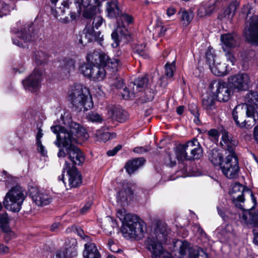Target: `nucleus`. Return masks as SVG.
Instances as JSON below:
<instances>
[{
    "instance_id": "obj_13",
    "label": "nucleus",
    "mask_w": 258,
    "mask_h": 258,
    "mask_svg": "<svg viewBox=\"0 0 258 258\" xmlns=\"http://www.w3.org/2000/svg\"><path fill=\"white\" fill-rule=\"evenodd\" d=\"M231 87L237 91L246 90L250 84L249 76L246 74H239L231 77L229 79Z\"/></svg>"
},
{
    "instance_id": "obj_61",
    "label": "nucleus",
    "mask_w": 258,
    "mask_h": 258,
    "mask_svg": "<svg viewBox=\"0 0 258 258\" xmlns=\"http://www.w3.org/2000/svg\"><path fill=\"white\" fill-rule=\"evenodd\" d=\"M9 250V248L8 246L3 244H0V254H4L8 253Z\"/></svg>"
},
{
    "instance_id": "obj_53",
    "label": "nucleus",
    "mask_w": 258,
    "mask_h": 258,
    "mask_svg": "<svg viewBox=\"0 0 258 258\" xmlns=\"http://www.w3.org/2000/svg\"><path fill=\"white\" fill-rule=\"evenodd\" d=\"M108 246L110 250L113 252H118L121 250L112 240L109 239L108 242Z\"/></svg>"
},
{
    "instance_id": "obj_49",
    "label": "nucleus",
    "mask_w": 258,
    "mask_h": 258,
    "mask_svg": "<svg viewBox=\"0 0 258 258\" xmlns=\"http://www.w3.org/2000/svg\"><path fill=\"white\" fill-rule=\"evenodd\" d=\"M118 17L119 19L118 20V22H119V20L121 21V23L120 24H125V23H126L127 24H130L133 22V17L126 13H120Z\"/></svg>"
},
{
    "instance_id": "obj_28",
    "label": "nucleus",
    "mask_w": 258,
    "mask_h": 258,
    "mask_svg": "<svg viewBox=\"0 0 258 258\" xmlns=\"http://www.w3.org/2000/svg\"><path fill=\"white\" fill-rule=\"evenodd\" d=\"M106 11L107 16L110 18L119 16L121 12L117 0H108L106 4Z\"/></svg>"
},
{
    "instance_id": "obj_12",
    "label": "nucleus",
    "mask_w": 258,
    "mask_h": 258,
    "mask_svg": "<svg viewBox=\"0 0 258 258\" xmlns=\"http://www.w3.org/2000/svg\"><path fill=\"white\" fill-rule=\"evenodd\" d=\"M63 169L67 170L69 176V185L70 187H77L82 184V175L76 167L71 166V164L68 161H66Z\"/></svg>"
},
{
    "instance_id": "obj_23",
    "label": "nucleus",
    "mask_w": 258,
    "mask_h": 258,
    "mask_svg": "<svg viewBox=\"0 0 258 258\" xmlns=\"http://www.w3.org/2000/svg\"><path fill=\"white\" fill-rule=\"evenodd\" d=\"M76 3L78 4L79 6V10L80 11L83 10V16L86 18H90L94 15V12L92 9H90L91 0H76ZM95 4L97 6H99V0H94Z\"/></svg>"
},
{
    "instance_id": "obj_37",
    "label": "nucleus",
    "mask_w": 258,
    "mask_h": 258,
    "mask_svg": "<svg viewBox=\"0 0 258 258\" xmlns=\"http://www.w3.org/2000/svg\"><path fill=\"white\" fill-rule=\"evenodd\" d=\"M203 107L209 114H213L215 113L216 107L215 101L212 97H207L203 99Z\"/></svg>"
},
{
    "instance_id": "obj_38",
    "label": "nucleus",
    "mask_w": 258,
    "mask_h": 258,
    "mask_svg": "<svg viewBox=\"0 0 258 258\" xmlns=\"http://www.w3.org/2000/svg\"><path fill=\"white\" fill-rule=\"evenodd\" d=\"M128 117L126 111L121 109H115L112 114V118L120 122H124Z\"/></svg>"
},
{
    "instance_id": "obj_58",
    "label": "nucleus",
    "mask_w": 258,
    "mask_h": 258,
    "mask_svg": "<svg viewBox=\"0 0 258 258\" xmlns=\"http://www.w3.org/2000/svg\"><path fill=\"white\" fill-rule=\"evenodd\" d=\"M176 12V9L173 6L169 7L167 9L166 14L168 17H171Z\"/></svg>"
},
{
    "instance_id": "obj_9",
    "label": "nucleus",
    "mask_w": 258,
    "mask_h": 258,
    "mask_svg": "<svg viewBox=\"0 0 258 258\" xmlns=\"http://www.w3.org/2000/svg\"><path fill=\"white\" fill-rule=\"evenodd\" d=\"M108 66L101 65L91 66L89 64H83L80 68L81 73L85 77L94 81H102L105 77L106 72L105 68Z\"/></svg>"
},
{
    "instance_id": "obj_27",
    "label": "nucleus",
    "mask_w": 258,
    "mask_h": 258,
    "mask_svg": "<svg viewBox=\"0 0 258 258\" xmlns=\"http://www.w3.org/2000/svg\"><path fill=\"white\" fill-rule=\"evenodd\" d=\"M17 37L19 38V40L13 39V42L14 44L22 47L26 46L27 42H30L33 40V36L31 34L26 33V30L23 31H18L16 33Z\"/></svg>"
},
{
    "instance_id": "obj_64",
    "label": "nucleus",
    "mask_w": 258,
    "mask_h": 258,
    "mask_svg": "<svg viewBox=\"0 0 258 258\" xmlns=\"http://www.w3.org/2000/svg\"><path fill=\"white\" fill-rule=\"evenodd\" d=\"M60 224L58 222H55L53 223L51 227H50V230L52 231H55L57 229L59 228V227L60 226Z\"/></svg>"
},
{
    "instance_id": "obj_30",
    "label": "nucleus",
    "mask_w": 258,
    "mask_h": 258,
    "mask_svg": "<svg viewBox=\"0 0 258 258\" xmlns=\"http://www.w3.org/2000/svg\"><path fill=\"white\" fill-rule=\"evenodd\" d=\"M221 41L222 46L227 49H230L236 47L238 43L237 42V37L231 34H225L221 36Z\"/></svg>"
},
{
    "instance_id": "obj_6",
    "label": "nucleus",
    "mask_w": 258,
    "mask_h": 258,
    "mask_svg": "<svg viewBox=\"0 0 258 258\" xmlns=\"http://www.w3.org/2000/svg\"><path fill=\"white\" fill-rule=\"evenodd\" d=\"M87 63L91 66L101 65L108 66L109 69L113 72L117 71L120 65V61L117 58L111 59L104 52H99L97 51H90L87 56Z\"/></svg>"
},
{
    "instance_id": "obj_31",
    "label": "nucleus",
    "mask_w": 258,
    "mask_h": 258,
    "mask_svg": "<svg viewBox=\"0 0 258 258\" xmlns=\"http://www.w3.org/2000/svg\"><path fill=\"white\" fill-rule=\"evenodd\" d=\"M136 83H131L128 88H125L122 92H121L123 98L124 99H131L135 97V95L142 91L140 88L137 89Z\"/></svg>"
},
{
    "instance_id": "obj_2",
    "label": "nucleus",
    "mask_w": 258,
    "mask_h": 258,
    "mask_svg": "<svg viewBox=\"0 0 258 258\" xmlns=\"http://www.w3.org/2000/svg\"><path fill=\"white\" fill-rule=\"evenodd\" d=\"M117 215L120 220L123 221L122 233L124 237L137 240L144 237L146 226L142 220L136 215L125 214L124 209L118 210Z\"/></svg>"
},
{
    "instance_id": "obj_34",
    "label": "nucleus",
    "mask_w": 258,
    "mask_h": 258,
    "mask_svg": "<svg viewBox=\"0 0 258 258\" xmlns=\"http://www.w3.org/2000/svg\"><path fill=\"white\" fill-rule=\"evenodd\" d=\"M209 159L211 163L215 166H221L222 164L223 156L222 154L216 149H213L209 152Z\"/></svg>"
},
{
    "instance_id": "obj_22",
    "label": "nucleus",
    "mask_w": 258,
    "mask_h": 258,
    "mask_svg": "<svg viewBox=\"0 0 258 258\" xmlns=\"http://www.w3.org/2000/svg\"><path fill=\"white\" fill-rule=\"evenodd\" d=\"M221 142H220L221 145L226 148L229 152V154L235 153L233 150L234 148L237 145V141L233 139L231 135L227 132L224 131L222 133Z\"/></svg>"
},
{
    "instance_id": "obj_40",
    "label": "nucleus",
    "mask_w": 258,
    "mask_h": 258,
    "mask_svg": "<svg viewBox=\"0 0 258 258\" xmlns=\"http://www.w3.org/2000/svg\"><path fill=\"white\" fill-rule=\"evenodd\" d=\"M225 68V66L224 64L219 63H217L216 64L215 63L212 66H211L210 69L212 73L215 76H222L226 74Z\"/></svg>"
},
{
    "instance_id": "obj_7",
    "label": "nucleus",
    "mask_w": 258,
    "mask_h": 258,
    "mask_svg": "<svg viewBox=\"0 0 258 258\" xmlns=\"http://www.w3.org/2000/svg\"><path fill=\"white\" fill-rule=\"evenodd\" d=\"M220 169L223 174L228 178H236L238 176L239 167L235 153L227 155L221 165Z\"/></svg>"
},
{
    "instance_id": "obj_57",
    "label": "nucleus",
    "mask_w": 258,
    "mask_h": 258,
    "mask_svg": "<svg viewBox=\"0 0 258 258\" xmlns=\"http://www.w3.org/2000/svg\"><path fill=\"white\" fill-rule=\"evenodd\" d=\"M78 234L84 240L88 241L90 240V237L84 234V231L81 229H77Z\"/></svg>"
},
{
    "instance_id": "obj_26",
    "label": "nucleus",
    "mask_w": 258,
    "mask_h": 258,
    "mask_svg": "<svg viewBox=\"0 0 258 258\" xmlns=\"http://www.w3.org/2000/svg\"><path fill=\"white\" fill-rule=\"evenodd\" d=\"M83 256L84 258H101V254L94 243H87L84 245Z\"/></svg>"
},
{
    "instance_id": "obj_36",
    "label": "nucleus",
    "mask_w": 258,
    "mask_h": 258,
    "mask_svg": "<svg viewBox=\"0 0 258 258\" xmlns=\"http://www.w3.org/2000/svg\"><path fill=\"white\" fill-rule=\"evenodd\" d=\"M59 65L61 68L70 73L75 68V60L69 57H63L59 60Z\"/></svg>"
},
{
    "instance_id": "obj_17",
    "label": "nucleus",
    "mask_w": 258,
    "mask_h": 258,
    "mask_svg": "<svg viewBox=\"0 0 258 258\" xmlns=\"http://www.w3.org/2000/svg\"><path fill=\"white\" fill-rule=\"evenodd\" d=\"M187 148L189 152V160L199 159L203 155L202 148L196 139L187 142Z\"/></svg>"
},
{
    "instance_id": "obj_1",
    "label": "nucleus",
    "mask_w": 258,
    "mask_h": 258,
    "mask_svg": "<svg viewBox=\"0 0 258 258\" xmlns=\"http://www.w3.org/2000/svg\"><path fill=\"white\" fill-rule=\"evenodd\" d=\"M60 121L66 127L60 124L51 127V131L56 135V140L54 144L57 147H60L62 144V146L66 149L73 143H77L78 139H88V135L86 130L79 124L73 121L69 113H64L61 116Z\"/></svg>"
},
{
    "instance_id": "obj_25",
    "label": "nucleus",
    "mask_w": 258,
    "mask_h": 258,
    "mask_svg": "<svg viewBox=\"0 0 258 258\" xmlns=\"http://www.w3.org/2000/svg\"><path fill=\"white\" fill-rule=\"evenodd\" d=\"M244 34L247 41L258 45V22L250 24Z\"/></svg>"
},
{
    "instance_id": "obj_39",
    "label": "nucleus",
    "mask_w": 258,
    "mask_h": 258,
    "mask_svg": "<svg viewBox=\"0 0 258 258\" xmlns=\"http://www.w3.org/2000/svg\"><path fill=\"white\" fill-rule=\"evenodd\" d=\"M116 135L114 133L101 132L98 131L96 135V140L100 142H106L108 140L114 139Z\"/></svg>"
},
{
    "instance_id": "obj_18",
    "label": "nucleus",
    "mask_w": 258,
    "mask_h": 258,
    "mask_svg": "<svg viewBox=\"0 0 258 258\" xmlns=\"http://www.w3.org/2000/svg\"><path fill=\"white\" fill-rule=\"evenodd\" d=\"M128 31L125 25L120 24L119 21L117 22V28L111 34V38L113 40L111 44L112 46L114 48L117 47L119 44V38L126 37Z\"/></svg>"
},
{
    "instance_id": "obj_10",
    "label": "nucleus",
    "mask_w": 258,
    "mask_h": 258,
    "mask_svg": "<svg viewBox=\"0 0 258 258\" xmlns=\"http://www.w3.org/2000/svg\"><path fill=\"white\" fill-rule=\"evenodd\" d=\"M42 80V70L35 69L33 73L23 81L25 89L31 92H36L40 87Z\"/></svg>"
},
{
    "instance_id": "obj_41",
    "label": "nucleus",
    "mask_w": 258,
    "mask_h": 258,
    "mask_svg": "<svg viewBox=\"0 0 258 258\" xmlns=\"http://www.w3.org/2000/svg\"><path fill=\"white\" fill-rule=\"evenodd\" d=\"M149 82V79L147 76L139 77L135 81L136 85L135 87L137 89L140 88L142 91L148 87Z\"/></svg>"
},
{
    "instance_id": "obj_35",
    "label": "nucleus",
    "mask_w": 258,
    "mask_h": 258,
    "mask_svg": "<svg viewBox=\"0 0 258 258\" xmlns=\"http://www.w3.org/2000/svg\"><path fill=\"white\" fill-rule=\"evenodd\" d=\"M187 148V142L184 144L179 145L176 148V156L178 160L184 161L189 160V154L188 153Z\"/></svg>"
},
{
    "instance_id": "obj_46",
    "label": "nucleus",
    "mask_w": 258,
    "mask_h": 258,
    "mask_svg": "<svg viewBox=\"0 0 258 258\" xmlns=\"http://www.w3.org/2000/svg\"><path fill=\"white\" fill-rule=\"evenodd\" d=\"M132 195V191L130 189H122L117 194L118 202H124L127 200L128 197Z\"/></svg>"
},
{
    "instance_id": "obj_20",
    "label": "nucleus",
    "mask_w": 258,
    "mask_h": 258,
    "mask_svg": "<svg viewBox=\"0 0 258 258\" xmlns=\"http://www.w3.org/2000/svg\"><path fill=\"white\" fill-rule=\"evenodd\" d=\"M250 96L254 98H250V95H248V98L250 101L248 100L247 103L244 104L245 106V115L247 118H251L254 117H258L255 115L256 108H258V95L253 96L252 94Z\"/></svg>"
},
{
    "instance_id": "obj_43",
    "label": "nucleus",
    "mask_w": 258,
    "mask_h": 258,
    "mask_svg": "<svg viewBox=\"0 0 258 258\" xmlns=\"http://www.w3.org/2000/svg\"><path fill=\"white\" fill-rule=\"evenodd\" d=\"M179 14L183 24L187 25L191 22L193 17L192 13L188 12L184 9H181Z\"/></svg>"
},
{
    "instance_id": "obj_48",
    "label": "nucleus",
    "mask_w": 258,
    "mask_h": 258,
    "mask_svg": "<svg viewBox=\"0 0 258 258\" xmlns=\"http://www.w3.org/2000/svg\"><path fill=\"white\" fill-rule=\"evenodd\" d=\"M206 58L209 68L215 63V55L212 49H209L206 52Z\"/></svg>"
},
{
    "instance_id": "obj_60",
    "label": "nucleus",
    "mask_w": 258,
    "mask_h": 258,
    "mask_svg": "<svg viewBox=\"0 0 258 258\" xmlns=\"http://www.w3.org/2000/svg\"><path fill=\"white\" fill-rule=\"evenodd\" d=\"M92 204V202L91 201L88 202L87 204H86L82 208L81 210V212L83 214L86 213L88 211V210L90 208L91 205Z\"/></svg>"
},
{
    "instance_id": "obj_44",
    "label": "nucleus",
    "mask_w": 258,
    "mask_h": 258,
    "mask_svg": "<svg viewBox=\"0 0 258 258\" xmlns=\"http://www.w3.org/2000/svg\"><path fill=\"white\" fill-rule=\"evenodd\" d=\"M238 7L239 3L237 2H232L229 5V8L225 11V17H227L229 19H231Z\"/></svg>"
},
{
    "instance_id": "obj_62",
    "label": "nucleus",
    "mask_w": 258,
    "mask_h": 258,
    "mask_svg": "<svg viewBox=\"0 0 258 258\" xmlns=\"http://www.w3.org/2000/svg\"><path fill=\"white\" fill-rule=\"evenodd\" d=\"M253 136L254 140L258 144V124L254 127Z\"/></svg>"
},
{
    "instance_id": "obj_21",
    "label": "nucleus",
    "mask_w": 258,
    "mask_h": 258,
    "mask_svg": "<svg viewBox=\"0 0 258 258\" xmlns=\"http://www.w3.org/2000/svg\"><path fill=\"white\" fill-rule=\"evenodd\" d=\"M217 97L220 101H227L230 97L231 91L225 82H219L216 84Z\"/></svg>"
},
{
    "instance_id": "obj_55",
    "label": "nucleus",
    "mask_w": 258,
    "mask_h": 258,
    "mask_svg": "<svg viewBox=\"0 0 258 258\" xmlns=\"http://www.w3.org/2000/svg\"><path fill=\"white\" fill-rule=\"evenodd\" d=\"M149 150H150V148L148 147H135L133 151L136 153L143 154V153H145Z\"/></svg>"
},
{
    "instance_id": "obj_63",
    "label": "nucleus",
    "mask_w": 258,
    "mask_h": 258,
    "mask_svg": "<svg viewBox=\"0 0 258 258\" xmlns=\"http://www.w3.org/2000/svg\"><path fill=\"white\" fill-rule=\"evenodd\" d=\"M190 258H207L206 254L203 253V255L200 253L199 251L197 250V253L195 255L192 254Z\"/></svg>"
},
{
    "instance_id": "obj_29",
    "label": "nucleus",
    "mask_w": 258,
    "mask_h": 258,
    "mask_svg": "<svg viewBox=\"0 0 258 258\" xmlns=\"http://www.w3.org/2000/svg\"><path fill=\"white\" fill-rule=\"evenodd\" d=\"M197 250L189 246V244L185 241H180L179 253L181 258H190L192 254H196Z\"/></svg>"
},
{
    "instance_id": "obj_45",
    "label": "nucleus",
    "mask_w": 258,
    "mask_h": 258,
    "mask_svg": "<svg viewBox=\"0 0 258 258\" xmlns=\"http://www.w3.org/2000/svg\"><path fill=\"white\" fill-rule=\"evenodd\" d=\"M246 119L244 118L242 122H241L239 125V127L241 128H251L252 126L255 124L258 120V117H254L251 118H247Z\"/></svg>"
},
{
    "instance_id": "obj_4",
    "label": "nucleus",
    "mask_w": 258,
    "mask_h": 258,
    "mask_svg": "<svg viewBox=\"0 0 258 258\" xmlns=\"http://www.w3.org/2000/svg\"><path fill=\"white\" fill-rule=\"evenodd\" d=\"M73 105L79 111L91 109L93 102L89 89L81 84H75L70 94Z\"/></svg>"
},
{
    "instance_id": "obj_59",
    "label": "nucleus",
    "mask_w": 258,
    "mask_h": 258,
    "mask_svg": "<svg viewBox=\"0 0 258 258\" xmlns=\"http://www.w3.org/2000/svg\"><path fill=\"white\" fill-rule=\"evenodd\" d=\"M38 150L41 153V154L44 156L46 154V151L44 149V147L42 145L41 142L37 143Z\"/></svg>"
},
{
    "instance_id": "obj_47",
    "label": "nucleus",
    "mask_w": 258,
    "mask_h": 258,
    "mask_svg": "<svg viewBox=\"0 0 258 258\" xmlns=\"http://www.w3.org/2000/svg\"><path fill=\"white\" fill-rule=\"evenodd\" d=\"M176 70L175 61L171 63L167 62L165 66V74L168 78H171L173 76L174 72Z\"/></svg>"
},
{
    "instance_id": "obj_33",
    "label": "nucleus",
    "mask_w": 258,
    "mask_h": 258,
    "mask_svg": "<svg viewBox=\"0 0 258 258\" xmlns=\"http://www.w3.org/2000/svg\"><path fill=\"white\" fill-rule=\"evenodd\" d=\"M10 218L5 211L0 213V228L4 233L11 234L12 232L10 227Z\"/></svg>"
},
{
    "instance_id": "obj_11",
    "label": "nucleus",
    "mask_w": 258,
    "mask_h": 258,
    "mask_svg": "<svg viewBox=\"0 0 258 258\" xmlns=\"http://www.w3.org/2000/svg\"><path fill=\"white\" fill-rule=\"evenodd\" d=\"M84 37L80 36L79 42L82 45L87 43L96 41L100 43L103 40V36L100 31H97L91 25L88 24L84 30Z\"/></svg>"
},
{
    "instance_id": "obj_16",
    "label": "nucleus",
    "mask_w": 258,
    "mask_h": 258,
    "mask_svg": "<svg viewBox=\"0 0 258 258\" xmlns=\"http://www.w3.org/2000/svg\"><path fill=\"white\" fill-rule=\"evenodd\" d=\"M244 186L238 182L232 185L230 193L232 195V201L235 206L240 209H243L244 202L243 197Z\"/></svg>"
},
{
    "instance_id": "obj_54",
    "label": "nucleus",
    "mask_w": 258,
    "mask_h": 258,
    "mask_svg": "<svg viewBox=\"0 0 258 258\" xmlns=\"http://www.w3.org/2000/svg\"><path fill=\"white\" fill-rule=\"evenodd\" d=\"M107 220L108 221V226H110V227H104V230L105 231V232H106V233L108 234V235H111L112 234V232H113V228L112 227V224H113V222L111 218H110V217H108L107 218Z\"/></svg>"
},
{
    "instance_id": "obj_14",
    "label": "nucleus",
    "mask_w": 258,
    "mask_h": 258,
    "mask_svg": "<svg viewBox=\"0 0 258 258\" xmlns=\"http://www.w3.org/2000/svg\"><path fill=\"white\" fill-rule=\"evenodd\" d=\"M30 195L33 202L38 206L47 205L52 201L51 196L47 192L35 187L30 189Z\"/></svg>"
},
{
    "instance_id": "obj_5",
    "label": "nucleus",
    "mask_w": 258,
    "mask_h": 258,
    "mask_svg": "<svg viewBox=\"0 0 258 258\" xmlns=\"http://www.w3.org/2000/svg\"><path fill=\"white\" fill-rule=\"evenodd\" d=\"M27 197L26 191L20 186L16 185L12 187L6 194L4 201V207L13 212H18Z\"/></svg>"
},
{
    "instance_id": "obj_51",
    "label": "nucleus",
    "mask_w": 258,
    "mask_h": 258,
    "mask_svg": "<svg viewBox=\"0 0 258 258\" xmlns=\"http://www.w3.org/2000/svg\"><path fill=\"white\" fill-rule=\"evenodd\" d=\"M87 118L92 122H101L102 120L99 114L93 112L88 113Z\"/></svg>"
},
{
    "instance_id": "obj_8",
    "label": "nucleus",
    "mask_w": 258,
    "mask_h": 258,
    "mask_svg": "<svg viewBox=\"0 0 258 258\" xmlns=\"http://www.w3.org/2000/svg\"><path fill=\"white\" fill-rule=\"evenodd\" d=\"M57 156L58 157H64L68 156V158L71 161L72 163L68 162L71 164V166L82 165L85 160V157L82 151L77 147L71 144L69 147L63 149H59Z\"/></svg>"
},
{
    "instance_id": "obj_3",
    "label": "nucleus",
    "mask_w": 258,
    "mask_h": 258,
    "mask_svg": "<svg viewBox=\"0 0 258 258\" xmlns=\"http://www.w3.org/2000/svg\"><path fill=\"white\" fill-rule=\"evenodd\" d=\"M156 237L149 238L147 247L152 258H173L171 254L163 247L162 242L166 240L167 230L165 225L160 224L155 230Z\"/></svg>"
},
{
    "instance_id": "obj_19",
    "label": "nucleus",
    "mask_w": 258,
    "mask_h": 258,
    "mask_svg": "<svg viewBox=\"0 0 258 258\" xmlns=\"http://www.w3.org/2000/svg\"><path fill=\"white\" fill-rule=\"evenodd\" d=\"M218 3L217 1L203 3L198 9V15L201 17L211 15L216 11Z\"/></svg>"
},
{
    "instance_id": "obj_52",
    "label": "nucleus",
    "mask_w": 258,
    "mask_h": 258,
    "mask_svg": "<svg viewBox=\"0 0 258 258\" xmlns=\"http://www.w3.org/2000/svg\"><path fill=\"white\" fill-rule=\"evenodd\" d=\"M103 22V19L102 17L99 16H95L93 19L91 26L96 30H98V27L102 24Z\"/></svg>"
},
{
    "instance_id": "obj_42",
    "label": "nucleus",
    "mask_w": 258,
    "mask_h": 258,
    "mask_svg": "<svg viewBox=\"0 0 258 258\" xmlns=\"http://www.w3.org/2000/svg\"><path fill=\"white\" fill-rule=\"evenodd\" d=\"M34 58L37 64H41L47 60L48 55L43 51H36L34 53Z\"/></svg>"
},
{
    "instance_id": "obj_50",
    "label": "nucleus",
    "mask_w": 258,
    "mask_h": 258,
    "mask_svg": "<svg viewBox=\"0 0 258 258\" xmlns=\"http://www.w3.org/2000/svg\"><path fill=\"white\" fill-rule=\"evenodd\" d=\"M222 48L225 53V56L227 60L229 61L232 65L234 64L236 59L234 56L232 51L231 50V49H227V48H225L224 46H222Z\"/></svg>"
},
{
    "instance_id": "obj_56",
    "label": "nucleus",
    "mask_w": 258,
    "mask_h": 258,
    "mask_svg": "<svg viewBox=\"0 0 258 258\" xmlns=\"http://www.w3.org/2000/svg\"><path fill=\"white\" fill-rule=\"evenodd\" d=\"M209 136L213 137L214 139H217L219 137V132L217 130L212 129L208 131Z\"/></svg>"
},
{
    "instance_id": "obj_15",
    "label": "nucleus",
    "mask_w": 258,
    "mask_h": 258,
    "mask_svg": "<svg viewBox=\"0 0 258 258\" xmlns=\"http://www.w3.org/2000/svg\"><path fill=\"white\" fill-rule=\"evenodd\" d=\"M66 252L57 251L53 258H70L77 254V241L76 239L68 238L65 241Z\"/></svg>"
},
{
    "instance_id": "obj_32",
    "label": "nucleus",
    "mask_w": 258,
    "mask_h": 258,
    "mask_svg": "<svg viewBox=\"0 0 258 258\" xmlns=\"http://www.w3.org/2000/svg\"><path fill=\"white\" fill-rule=\"evenodd\" d=\"M145 160L143 158H135L129 161L125 165V169L128 174L133 173L142 166Z\"/></svg>"
},
{
    "instance_id": "obj_24",
    "label": "nucleus",
    "mask_w": 258,
    "mask_h": 258,
    "mask_svg": "<svg viewBox=\"0 0 258 258\" xmlns=\"http://www.w3.org/2000/svg\"><path fill=\"white\" fill-rule=\"evenodd\" d=\"M245 109L244 104H242L236 106L232 111L233 119L236 125L238 127L246 116Z\"/></svg>"
}]
</instances>
